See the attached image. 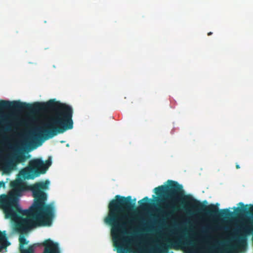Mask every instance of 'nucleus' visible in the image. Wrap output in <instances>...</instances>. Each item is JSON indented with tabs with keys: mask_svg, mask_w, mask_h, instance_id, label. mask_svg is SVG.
Listing matches in <instances>:
<instances>
[{
	"mask_svg": "<svg viewBox=\"0 0 253 253\" xmlns=\"http://www.w3.org/2000/svg\"><path fill=\"white\" fill-rule=\"evenodd\" d=\"M22 104L17 101H0L1 105L16 108L23 107ZM34 106L39 108L46 107L51 111L31 118L30 122L34 126L30 129L19 128L22 122L20 114L15 112L0 113V169L3 173L11 172L15 166V156L8 151L36 149L44 140L73 127L71 106L54 99L46 102H36Z\"/></svg>",
	"mask_w": 253,
	"mask_h": 253,
	"instance_id": "obj_1",
	"label": "nucleus"
},
{
	"mask_svg": "<svg viewBox=\"0 0 253 253\" xmlns=\"http://www.w3.org/2000/svg\"><path fill=\"white\" fill-rule=\"evenodd\" d=\"M49 181L41 182L26 187L20 179L11 183L12 189L7 194L0 196V208L5 218H11L18 230L26 232L39 226H49L55 217L53 203L45 204L46 190Z\"/></svg>",
	"mask_w": 253,
	"mask_h": 253,
	"instance_id": "obj_2",
	"label": "nucleus"
},
{
	"mask_svg": "<svg viewBox=\"0 0 253 253\" xmlns=\"http://www.w3.org/2000/svg\"><path fill=\"white\" fill-rule=\"evenodd\" d=\"M116 200H112L109 205V211L105 218V223L112 225L111 235L117 253H127L129 249L138 248V253H164L167 249V245L158 242L161 247L145 249L139 248V239L141 238L146 240V246L148 247L154 242L153 237L148 233L137 234L134 233L135 220L134 217L129 213L124 212V209L128 207L131 197L127 198L116 196Z\"/></svg>",
	"mask_w": 253,
	"mask_h": 253,
	"instance_id": "obj_3",
	"label": "nucleus"
},
{
	"mask_svg": "<svg viewBox=\"0 0 253 253\" xmlns=\"http://www.w3.org/2000/svg\"><path fill=\"white\" fill-rule=\"evenodd\" d=\"M51 163V157L45 163L42 159L32 160L29 162L30 166L21 171L19 176L24 179H33L39 175V172H44Z\"/></svg>",
	"mask_w": 253,
	"mask_h": 253,
	"instance_id": "obj_4",
	"label": "nucleus"
},
{
	"mask_svg": "<svg viewBox=\"0 0 253 253\" xmlns=\"http://www.w3.org/2000/svg\"><path fill=\"white\" fill-rule=\"evenodd\" d=\"M182 249L185 253H206V233L191 237L188 243H184Z\"/></svg>",
	"mask_w": 253,
	"mask_h": 253,
	"instance_id": "obj_5",
	"label": "nucleus"
},
{
	"mask_svg": "<svg viewBox=\"0 0 253 253\" xmlns=\"http://www.w3.org/2000/svg\"><path fill=\"white\" fill-rule=\"evenodd\" d=\"M177 183H174L172 186L174 187L170 190L169 196L171 201L169 202L172 208H174L180 202H182L184 204V208L188 211L193 210L195 208L196 202L195 200L190 196L188 195H183L182 194L178 192L176 189Z\"/></svg>",
	"mask_w": 253,
	"mask_h": 253,
	"instance_id": "obj_6",
	"label": "nucleus"
},
{
	"mask_svg": "<svg viewBox=\"0 0 253 253\" xmlns=\"http://www.w3.org/2000/svg\"><path fill=\"white\" fill-rule=\"evenodd\" d=\"M219 204L216 205H207V216L212 218L225 217L228 218L233 215V212L230 211L229 209H225L219 211Z\"/></svg>",
	"mask_w": 253,
	"mask_h": 253,
	"instance_id": "obj_7",
	"label": "nucleus"
},
{
	"mask_svg": "<svg viewBox=\"0 0 253 253\" xmlns=\"http://www.w3.org/2000/svg\"><path fill=\"white\" fill-rule=\"evenodd\" d=\"M169 237L167 238L166 241L168 242L174 244L175 246H179L181 244L184 237V234L181 230L179 226L170 230L169 234Z\"/></svg>",
	"mask_w": 253,
	"mask_h": 253,
	"instance_id": "obj_8",
	"label": "nucleus"
},
{
	"mask_svg": "<svg viewBox=\"0 0 253 253\" xmlns=\"http://www.w3.org/2000/svg\"><path fill=\"white\" fill-rule=\"evenodd\" d=\"M43 245L45 246V249L42 253H59L57 243L47 240L43 243Z\"/></svg>",
	"mask_w": 253,
	"mask_h": 253,
	"instance_id": "obj_9",
	"label": "nucleus"
},
{
	"mask_svg": "<svg viewBox=\"0 0 253 253\" xmlns=\"http://www.w3.org/2000/svg\"><path fill=\"white\" fill-rule=\"evenodd\" d=\"M229 229L230 227L224 225L223 222H215L213 225V230L215 231L227 232Z\"/></svg>",
	"mask_w": 253,
	"mask_h": 253,
	"instance_id": "obj_10",
	"label": "nucleus"
},
{
	"mask_svg": "<svg viewBox=\"0 0 253 253\" xmlns=\"http://www.w3.org/2000/svg\"><path fill=\"white\" fill-rule=\"evenodd\" d=\"M10 245V243L7 240L5 232L0 231V251L2 249Z\"/></svg>",
	"mask_w": 253,
	"mask_h": 253,
	"instance_id": "obj_11",
	"label": "nucleus"
},
{
	"mask_svg": "<svg viewBox=\"0 0 253 253\" xmlns=\"http://www.w3.org/2000/svg\"><path fill=\"white\" fill-rule=\"evenodd\" d=\"M168 187L162 185L161 186L155 188L154 190L156 194L159 196H163L165 193L167 192Z\"/></svg>",
	"mask_w": 253,
	"mask_h": 253,
	"instance_id": "obj_12",
	"label": "nucleus"
},
{
	"mask_svg": "<svg viewBox=\"0 0 253 253\" xmlns=\"http://www.w3.org/2000/svg\"><path fill=\"white\" fill-rule=\"evenodd\" d=\"M239 205L241 206L242 208H234L235 210H236L237 212L239 213H248L247 206H245L244 204L240 202L239 203Z\"/></svg>",
	"mask_w": 253,
	"mask_h": 253,
	"instance_id": "obj_13",
	"label": "nucleus"
},
{
	"mask_svg": "<svg viewBox=\"0 0 253 253\" xmlns=\"http://www.w3.org/2000/svg\"><path fill=\"white\" fill-rule=\"evenodd\" d=\"M149 199L147 197H145L143 199L138 201L140 204V208L143 209H146L149 202Z\"/></svg>",
	"mask_w": 253,
	"mask_h": 253,
	"instance_id": "obj_14",
	"label": "nucleus"
},
{
	"mask_svg": "<svg viewBox=\"0 0 253 253\" xmlns=\"http://www.w3.org/2000/svg\"><path fill=\"white\" fill-rule=\"evenodd\" d=\"M235 247V246H232L230 250H228V249L222 250L219 248L217 249V253H232L231 250L234 249Z\"/></svg>",
	"mask_w": 253,
	"mask_h": 253,
	"instance_id": "obj_15",
	"label": "nucleus"
},
{
	"mask_svg": "<svg viewBox=\"0 0 253 253\" xmlns=\"http://www.w3.org/2000/svg\"><path fill=\"white\" fill-rule=\"evenodd\" d=\"M21 249V253H31L30 251H34L35 247L34 245H31L30 246L29 250H24L22 249L23 246H20Z\"/></svg>",
	"mask_w": 253,
	"mask_h": 253,
	"instance_id": "obj_16",
	"label": "nucleus"
},
{
	"mask_svg": "<svg viewBox=\"0 0 253 253\" xmlns=\"http://www.w3.org/2000/svg\"><path fill=\"white\" fill-rule=\"evenodd\" d=\"M20 242L22 244H27L29 241H27L24 236H20L19 238Z\"/></svg>",
	"mask_w": 253,
	"mask_h": 253,
	"instance_id": "obj_17",
	"label": "nucleus"
},
{
	"mask_svg": "<svg viewBox=\"0 0 253 253\" xmlns=\"http://www.w3.org/2000/svg\"><path fill=\"white\" fill-rule=\"evenodd\" d=\"M236 169H240V166H239V164H236Z\"/></svg>",
	"mask_w": 253,
	"mask_h": 253,
	"instance_id": "obj_18",
	"label": "nucleus"
},
{
	"mask_svg": "<svg viewBox=\"0 0 253 253\" xmlns=\"http://www.w3.org/2000/svg\"><path fill=\"white\" fill-rule=\"evenodd\" d=\"M211 34H212V33H211V32H209V33H208V35H209V36H210V35H211Z\"/></svg>",
	"mask_w": 253,
	"mask_h": 253,
	"instance_id": "obj_19",
	"label": "nucleus"
},
{
	"mask_svg": "<svg viewBox=\"0 0 253 253\" xmlns=\"http://www.w3.org/2000/svg\"><path fill=\"white\" fill-rule=\"evenodd\" d=\"M25 120H26V121L28 120V117H25Z\"/></svg>",
	"mask_w": 253,
	"mask_h": 253,
	"instance_id": "obj_20",
	"label": "nucleus"
},
{
	"mask_svg": "<svg viewBox=\"0 0 253 253\" xmlns=\"http://www.w3.org/2000/svg\"><path fill=\"white\" fill-rule=\"evenodd\" d=\"M206 228H207V231L208 230V224H207Z\"/></svg>",
	"mask_w": 253,
	"mask_h": 253,
	"instance_id": "obj_21",
	"label": "nucleus"
}]
</instances>
